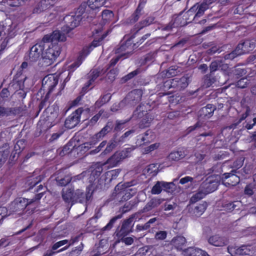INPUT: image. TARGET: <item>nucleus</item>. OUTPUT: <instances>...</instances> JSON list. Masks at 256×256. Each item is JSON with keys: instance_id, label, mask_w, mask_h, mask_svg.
Returning a JSON list of instances; mask_svg holds the SVG:
<instances>
[{"instance_id": "nucleus-12", "label": "nucleus", "mask_w": 256, "mask_h": 256, "mask_svg": "<svg viewBox=\"0 0 256 256\" xmlns=\"http://www.w3.org/2000/svg\"><path fill=\"white\" fill-rule=\"evenodd\" d=\"M94 191L92 184H90L86 187V192L81 190L77 189L75 191L74 204L80 202L87 204L92 199Z\"/></svg>"}, {"instance_id": "nucleus-55", "label": "nucleus", "mask_w": 256, "mask_h": 256, "mask_svg": "<svg viewBox=\"0 0 256 256\" xmlns=\"http://www.w3.org/2000/svg\"><path fill=\"white\" fill-rule=\"evenodd\" d=\"M140 72V68H136L134 70L128 73V74L126 75L122 78V80L124 82H126L127 81L131 80L135 76H137Z\"/></svg>"}, {"instance_id": "nucleus-5", "label": "nucleus", "mask_w": 256, "mask_h": 256, "mask_svg": "<svg viewBox=\"0 0 256 256\" xmlns=\"http://www.w3.org/2000/svg\"><path fill=\"white\" fill-rule=\"evenodd\" d=\"M26 209V212L30 210L28 213H34L36 210V206L32 207L29 204V199L24 198H18L11 202L10 205V210L12 212H14L18 214H22L24 211Z\"/></svg>"}, {"instance_id": "nucleus-37", "label": "nucleus", "mask_w": 256, "mask_h": 256, "mask_svg": "<svg viewBox=\"0 0 256 256\" xmlns=\"http://www.w3.org/2000/svg\"><path fill=\"white\" fill-rule=\"evenodd\" d=\"M100 71L98 69L92 70L88 76L89 79L85 85L86 88H88L96 80V79L100 76Z\"/></svg>"}, {"instance_id": "nucleus-22", "label": "nucleus", "mask_w": 256, "mask_h": 256, "mask_svg": "<svg viewBox=\"0 0 256 256\" xmlns=\"http://www.w3.org/2000/svg\"><path fill=\"white\" fill-rule=\"evenodd\" d=\"M155 138L154 133L152 130H148L144 134L138 136L136 143L139 146L144 145L151 142Z\"/></svg>"}, {"instance_id": "nucleus-39", "label": "nucleus", "mask_w": 256, "mask_h": 256, "mask_svg": "<svg viewBox=\"0 0 256 256\" xmlns=\"http://www.w3.org/2000/svg\"><path fill=\"white\" fill-rule=\"evenodd\" d=\"M161 203L160 199L153 198L148 202L144 208L142 213L144 212H148L154 208L158 207Z\"/></svg>"}, {"instance_id": "nucleus-38", "label": "nucleus", "mask_w": 256, "mask_h": 256, "mask_svg": "<svg viewBox=\"0 0 256 256\" xmlns=\"http://www.w3.org/2000/svg\"><path fill=\"white\" fill-rule=\"evenodd\" d=\"M186 156V154L184 151L182 150H176L172 152L168 156V159L170 161L178 162Z\"/></svg>"}, {"instance_id": "nucleus-3", "label": "nucleus", "mask_w": 256, "mask_h": 256, "mask_svg": "<svg viewBox=\"0 0 256 256\" xmlns=\"http://www.w3.org/2000/svg\"><path fill=\"white\" fill-rule=\"evenodd\" d=\"M136 36V34L132 32L130 34L125 35L124 37V40H125L120 42V46L116 49L115 53L127 58L135 50L134 46L136 44H134L133 39Z\"/></svg>"}, {"instance_id": "nucleus-51", "label": "nucleus", "mask_w": 256, "mask_h": 256, "mask_svg": "<svg viewBox=\"0 0 256 256\" xmlns=\"http://www.w3.org/2000/svg\"><path fill=\"white\" fill-rule=\"evenodd\" d=\"M46 193V190H44L42 192H38L32 198L29 199V204L31 205L32 207L35 206L36 207L35 202H38L42 198Z\"/></svg>"}, {"instance_id": "nucleus-7", "label": "nucleus", "mask_w": 256, "mask_h": 256, "mask_svg": "<svg viewBox=\"0 0 256 256\" xmlns=\"http://www.w3.org/2000/svg\"><path fill=\"white\" fill-rule=\"evenodd\" d=\"M189 78L188 76H183L180 78H175L170 79L164 82L162 87L165 90L173 88L172 92L181 90L186 88L188 85Z\"/></svg>"}, {"instance_id": "nucleus-32", "label": "nucleus", "mask_w": 256, "mask_h": 256, "mask_svg": "<svg viewBox=\"0 0 256 256\" xmlns=\"http://www.w3.org/2000/svg\"><path fill=\"white\" fill-rule=\"evenodd\" d=\"M103 168L102 166H98L92 171L89 178V182L91 184H96L99 182V176H100Z\"/></svg>"}, {"instance_id": "nucleus-35", "label": "nucleus", "mask_w": 256, "mask_h": 256, "mask_svg": "<svg viewBox=\"0 0 256 256\" xmlns=\"http://www.w3.org/2000/svg\"><path fill=\"white\" fill-rule=\"evenodd\" d=\"M240 206V201L226 202L222 204L224 210L228 212H231L234 210H239Z\"/></svg>"}, {"instance_id": "nucleus-27", "label": "nucleus", "mask_w": 256, "mask_h": 256, "mask_svg": "<svg viewBox=\"0 0 256 256\" xmlns=\"http://www.w3.org/2000/svg\"><path fill=\"white\" fill-rule=\"evenodd\" d=\"M62 196L66 203L70 204L71 206L74 204L75 191L74 188H64L62 190Z\"/></svg>"}, {"instance_id": "nucleus-41", "label": "nucleus", "mask_w": 256, "mask_h": 256, "mask_svg": "<svg viewBox=\"0 0 256 256\" xmlns=\"http://www.w3.org/2000/svg\"><path fill=\"white\" fill-rule=\"evenodd\" d=\"M106 1L107 0H88V6L92 10L98 9L103 6Z\"/></svg>"}, {"instance_id": "nucleus-46", "label": "nucleus", "mask_w": 256, "mask_h": 256, "mask_svg": "<svg viewBox=\"0 0 256 256\" xmlns=\"http://www.w3.org/2000/svg\"><path fill=\"white\" fill-rule=\"evenodd\" d=\"M216 80V76H214V74L210 73L204 76V85L208 88L212 86Z\"/></svg>"}, {"instance_id": "nucleus-43", "label": "nucleus", "mask_w": 256, "mask_h": 256, "mask_svg": "<svg viewBox=\"0 0 256 256\" xmlns=\"http://www.w3.org/2000/svg\"><path fill=\"white\" fill-rule=\"evenodd\" d=\"M72 180V177L69 174L65 175L63 178H60V176H58L56 178L58 184L62 186H66Z\"/></svg>"}, {"instance_id": "nucleus-30", "label": "nucleus", "mask_w": 256, "mask_h": 256, "mask_svg": "<svg viewBox=\"0 0 256 256\" xmlns=\"http://www.w3.org/2000/svg\"><path fill=\"white\" fill-rule=\"evenodd\" d=\"M182 254L184 256H209L206 252L194 247L185 249L183 250Z\"/></svg>"}, {"instance_id": "nucleus-47", "label": "nucleus", "mask_w": 256, "mask_h": 256, "mask_svg": "<svg viewBox=\"0 0 256 256\" xmlns=\"http://www.w3.org/2000/svg\"><path fill=\"white\" fill-rule=\"evenodd\" d=\"M24 142L22 140H18L16 142V144L14 147V150L12 152L11 155L10 156V159L11 160H14V158L16 157V154H18L24 148V146H23L22 147L20 146V145H22Z\"/></svg>"}, {"instance_id": "nucleus-2", "label": "nucleus", "mask_w": 256, "mask_h": 256, "mask_svg": "<svg viewBox=\"0 0 256 256\" xmlns=\"http://www.w3.org/2000/svg\"><path fill=\"white\" fill-rule=\"evenodd\" d=\"M43 52L42 60L47 66L52 64L61 53L62 48L58 42H51L46 44V48Z\"/></svg>"}, {"instance_id": "nucleus-14", "label": "nucleus", "mask_w": 256, "mask_h": 256, "mask_svg": "<svg viewBox=\"0 0 256 256\" xmlns=\"http://www.w3.org/2000/svg\"><path fill=\"white\" fill-rule=\"evenodd\" d=\"M58 82V76L50 74L44 76L42 80V87L44 90H48L46 97H47L54 90Z\"/></svg>"}, {"instance_id": "nucleus-25", "label": "nucleus", "mask_w": 256, "mask_h": 256, "mask_svg": "<svg viewBox=\"0 0 256 256\" xmlns=\"http://www.w3.org/2000/svg\"><path fill=\"white\" fill-rule=\"evenodd\" d=\"M218 186V182L212 180L209 178H208L201 184L200 188L204 190L207 194L216 190Z\"/></svg>"}, {"instance_id": "nucleus-19", "label": "nucleus", "mask_w": 256, "mask_h": 256, "mask_svg": "<svg viewBox=\"0 0 256 256\" xmlns=\"http://www.w3.org/2000/svg\"><path fill=\"white\" fill-rule=\"evenodd\" d=\"M114 127L112 121H108L106 126L98 132L94 134L91 138V142L96 144L101 140L104 136L112 131Z\"/></svg>"}, {"instance_id": "nucleus-18", "label": "nucleus", "mask_w": 256, "mask_h": 256, "mask_svg": "<svg viewBox=\"0 0 256 256\" xmlns=\"http://www.w3.org/2000/svg\"><path fill=\"white\" fill-rule=\"evenodd\" d=\"M46 44L51 42H64L66 40V37L59 30H55L50 34H45L42 38Z\"/></svg>"}, {"instance_id": "nucleus-1", "label": "nucleus", "mask_w": 256, "mask_h": 256, "mask_svg": "<svg viewBox=\"0 0 256 256\" xmlns=\"http://www.w3.org/2000/svg\"><path fill=\"white\" fill-rule=\"evenodd\" d=\"M136 148V146H132L129 148H124L122 150L116 152L103 164V165H108L107 166L108 168L116 166L124 160L130 157L132 152Z\"/></svg>"}, {"instance_id": "nucleus-29", "label": "nucleus", "mask_w": 256, "mask_h": 256, "mask_svg": "<svg viewBox=\"0 0 256 256\" xmlns=\"http://www.w3.org/2000/svg\"><path fill=\"white\" fill-rule=\"evenodd\" d=\"M186 243V238L182 236H176L170 241V244L178 250H183Z\"/></svg>"}, {"instance_id": "nucleus-63", "label": "nucleus", "mask_w": 256, "mask_h": 256, "mask_svg": "<svg viewBox=\"0 0 256 256\" xmlns=\"http://www.w3.org/2000/svg\"><path fill=\"white\" fill-rule=\"evenodd\" d=\"M116 146V144L114 141H110L107 144L106 149L102 152L104 154L110 153Z\"/></svg>"}, {"instance_id": "nucleus-20", "label": "nucleus", "mask_w": 256, "mask_h": 256, "mask_svg": "<svg viewBox=\"0 0 256 256\" xmlns=\"http://www.w3.org/2000/svg\"><path fill=\"white\" fill-rule=\"evenodd\" d=\"M207 207V203L203 202L202 203L190 206L188 208V212L192 217L198 218L204 213Z\"/></svg>"}, {"instance_id": "nucleus-26", "label": "nucleus", "mask_w": 256, "mask_h": 256, "mask_svg": "<svg viewBox=\"0 0 256 256\" xmlns=\"http://www.w3.org/2000/svg\"><path fill=\"white\" fill-rule=\"evenodd\" d=\"M154 20L155 18L154 16H150L146 18L144 20L140 21L138 23L135 24L133 28L131 30L132 32L136 34L142 28L153 24Z\"/></svg>"}, {"instance_id": "nucleus-34", "label": "nucleus", "mask_w": 256, "mask_h": 256, "mask_svg": "<svg viewBox=\"0 0 256 256\" xmlns=\"http://www.w3.org/2000/svg\"><path fill=\"white\" fill-rule=\"evenodd\" d=\"M216 110V106L212 104H208L204 107L201 108L200 111L201 116L206 118H210L214 114V111Z\"/></svg>"}, {"instance_id": "nucleus-24", "label": "nucleus", "mask_w": 256, "mask_h": 256, "mask_svg": "<svg viewBox=\"0 0 256 256\" xmlns=\"http://www.w3.org/2000/svg\"><path fill=\"white\" fill-rule=\"evenodd\" d=\"M58 0H41L33 10V13L40 14L52 7Z\"/></svg>"}, {"instance_id": "nucleus-52", "label": "nucleus", "mask_w": 256, "mask_h": 256, "mask_svg": "<svg viewBox=\"0 0 256 256\" xmlns=\"http://www.w3.org/2000/svg\"><path fill=\"white\" fill-rule=\"evenodd\" d=\"M222 65V60H216L212 61L210 66V73L213 74L218 68Z\"/></svg>"}, {"instance_id": "nucleus-31", "label": "nucleus", "mask_w": 256, "mask_h": 256, "mask_svg": "<svg viewBox=\"0 0 256 256\" xmlns=\"http://www.w3.org/2000/svg\"><path fill=\"white\" fill-rule=\"evenodd\" d=\"M209 244L216 246H222L227 244V240L218 234L211 236L208 240Z\"/></svg>"}, {"instance_id": "nucleus-9", "label": "nucleus", "mask_w": 256, "mask_h": 256, "mask_svg": "<svg viewBox=\"0 0 256 256\" xmlns=\"http://www.w3.org/2000/svg\"><path fill=\"white\" fill-rule=\"evenodd\" d=\"M194 8V6H192L182 16H177L174 19V24H175L176 26H183L193 21L195 23L198 22V18L196 16H195Z\"/></svg>"}, {"instance_id": "nucleus-17", "label": "nucleus", "mask_w": 256, "mask_h": 256, "mask_svg": "<svg viewBox=\"0 0 256 256\" xmlns=\"http://www.w3.org/2000/svg\"><path fill=\"white\" fill-rule=\"evenodd\" d=\"M64 112V109L62 112H59V106L56 102L52 106H48L44 111V113L46 115V120L51 122H56V120L58 116L60 119L63 117L62 114Z\"/></svg>"}, {"instance_id": "nucleus-33", "label": "nucleus", "mask_w": 256, "mask_h": 256, "mask_svg": "<svg viewBox=\"0 0 256 256\" xmlns=\"http://www.w3.org/2000/svg\"><path fill=\"white\" fill-rule=\"evenodd\" d=\"M192 6L195 7L194 10L195 12V16H196L198 19L202 16L205 11L209 8L208 4L205 2H203L200 4L196 3Z\"/></svg>"}, {"instance_id": "nucleus-57", "label": "nucleus", "mask_w": 256, "mask_h": 256, "mask_svg": "<svg viewBox=\"0 0 256 256\" xmlns=\"http://www.w3.org/2000/svg\"><path fill=\"white\" fill-rule=\"evenodd\" d=\"M162 190V182H157L156 184L152 186V193L154 194H160Z\"/></svg>"}, {"instance_id": "nucleus-10", "label": "nucleus", "mask_w": 256, "mask_h": 256, "mask_svg": "<svg viewBox=\"0 0 256 256\" xmlns=\"http://www.w3.org/2000/svg\"><path fill=\"white\" fill-rule=\"evenodd\" d=\"M137 202L136 200H130L126 202L120 208L119 212H120V214L113 217L108 222V223L103 228L104 230H110L114 226V224L116 222L117 220L120 219L122 217L124 214H126L132 210L137 205Z\"/></svg>"}, {"instance_id": "nucleus-40", "label": "nucleus", "mask_w": 256, "mask_h": 256, "mask_svg": "<svg viewBox=\"0 0 256 256\" xmlns=\"http://www.w3.org/2000/svg\"><path fill=\"white\" fill-rule=\"evenodd\" d=\"M24 88V82L22 80H13L8 86V88L16 92L23 90Z\"/></svg>"}, {"instance_id": "nucleus-59", "label": "nucleus", "mask_w": 256, "mask_h": 256, "mask_svg": "<svg viewBox=\"0 0 256 256\" xmlns=\"http://www.w3.org/2000/svg\"><path fill=\"white\" fill-rule=\"evenodd\" d=\"M238 175L241 176L242 178H246L252 173V169L246 166H244Z\"/></svg>"}, {"instance_id": "nucleus-11", "label": "nucleus", "mask_w": 256, "mask_h": 256, "mask_svg": "<svg viewBox=\"0 0 256 256\" xmlns=\"http://www.w3.org/2000/svg\"><path fill=\"white\" fill-rule=\"evenodd\" d=\"M140 106L136 108L132 116V118L139 120V124L140 128L148 127L153 118L147 111L140 110Z\"/></svg>"}, {"instance_id": "nucleus-6", "label": "nucleus", "mask_w": 256, "mask_h": 256, "mask_svg": "<svg viewBox=\"0 0 256 256\" xmlns=\"http://www.w3.org/2000/svg\"><path fill=\"white\" fill-rule=\"evenodd\" d=\"M128 183L118 184L114 188L115 198L119 202H126L136 192L135 188H130Z\"/></svg>"}, {"instance_id": "nucleus-61", "label": "nucleus", "mask_w": 256, "mask_h": 256, "mask_svg": "<svg viewBox=\"0 0 256 256\" xmlns=\"http://www.w3.org/2000/svg\"><path fill=\"white\" fill-rule=\"evenodd\" d=\"M168 232L165 230H160L157 232L155 235L154 238L158 240H162L166 238Z\"/></svg>"}, {"instance_id": "nucleus-16", "label": "nucleus", "mask_w": 256, "mask_h": 256, "mask_svg": "<svg viewBox=\"0 0 256 256\" xmlns=\"http://www.w3.org/2000/svg\"><path fill=\"white\" fill-rule=\"evenodd\" d=\"M83 111V108H80L72 113L65 120V127L68 129H72L76 126L80 122V116Z\"/></svg>"}, {"instance_id": "nucleus-53", "label": "nucleus", "mask_w": 256, "mask_h": 256, "mask_svg": "<svg viewBox=\"0 0 256 256\" xmlns=\"http://www.w3.org/2000/svg\"><path fill=\"white\" fill-rule=\"evenodd\" d=\"M104 112V110H100L98 114L93 116L88 121V125L90 126H93L96 124L98 120L100 118V116Z\"/></svg>"}, {"instance_id": "nucleus-54", "label": "nucleus", "mask_w": 256, "mask_h": 256, "mask_svg": "<svg viewBox=\"0 0 256 256\" xmlns=\"http://www.w3.org/2000/svg\"><path fill=\"white\" fill-rule=\"evenodd\" d=\"M81 100V98L80 96H78L76 99L72 100L71 103L68 106H66L64 108V112H63L62 114V116H64L67 112L72 108L77 106L80 101Z\"/></svg>"}, {"instance_id": "nucleus-56", "label": "nucleus", "mask_w": 256, "mask_h": 256, "mask_svg": "<svg viewBox=\"0 0 256 256\" xmlns=\"http://www.w3.org/2000/svg\"><path fill=\"white\" fill-rule=\"evenodd\" d=\"M162 188L164 190L170 192H173L174 186V184L173 182H162Z\"/></svg>"}, {"instance_id": "nucleus-64", "label": "nucleus", "mask_w": 256, "mask_h": 256, "mask_svg": "<svg viewBox=\"0 0 256 256\" xmlns=\"http://www.w3.org/2000/svg\"><path fill=\"white\" fill-rule=\"evenodd\" d=\"M8 110L10 116L18 115L22 111V109L20 107L8 108Z\"/></svg>"}, {"instance_id": "nucleus-8", "label": "nucleus", "mask_w": 256, "mask_h": 256, "mask_svg": "<svg viewBox=\"0 0 256 256\" xmlns=\"http://www.w3.org/2000/svg\"><path fill=\"white\" fill-rule=\"evenodd\" d=\"M46 48V43L42 39L36 42L30 48L28 58L25 57L26 60L30 62H36L40 58H42L43 52Z\"/></svg>"}, {"instance_id": "nucleus-49", "label": "nucleus", "mask_w": 256, "mask_h": 256, "mask_svg": "<svg viewBox=\"0 0 256 256\" xmlns=\"http://www.w3.org/2000/svg\"><path fill=\"white\" fill-rule=\"evenodd\" d=\"M132 118L130 116L129 118L124 120H116V125L114 128V131L118 132L122 130L126 127V124L128 123Z\"/></svg>"}, {"instance_id": "nucleus-36", "label": "nucleus", "mask_w": 256, "mask_h": 256, "mask_svg": "<svg viewBox=\"0 0 256 256\" xmlns=\"http://www.w3.org/2000/svg\"><path fill=\"white\" fill-rule=\"evenodd\" d=\"M82 18L80 16V14L78 15H69L65 17L64 20L66 22H67V20H70V22H68L70 24V26L72 28H74L76 26H78L80 24V21L82 20Z\"/></svg>"}, {"instance_id": "nucleus-50", "label": "nucleus", "mask_w": 256, "mask_h": 256, "mask_svg": "<svg viewBox=\"0 0 256 256\" xmlns=\"http://www.w3.org/2000/svg\"><path fill=\"white\" fill-rule=\"evenodd\" d=\"M111 98L112 96L109 93L104 94L96 101V104L98 106H101L108 102L111 99Z\"/></svg>"}, {"instance_id": "nucleus-45", "label": "nucleus", "mask_w": 256, "mask_h": 256, "mask_svg": "<svg viewBox=\"0 0 256 256\" xmlns=\"http://www.w3.org/2000/svg\"><path fill=\"white\" fill-rule=\"evenodd\" d=\"M245 160V157L244 156H240L236 158L233 162L232 164V170H236L240 168L244 164Z\"/></svg>"}, {"instance_id": "nucleus-23", "label": "nucleus", "mask_w": 256, "mask_h": 256, "mask_svg": "<svg viewBox=\"0 0 256 256\" xmlns=\"http://www.w3.org/2000/svg\"><path fill=\"white\" fill-rule=\"evenodd\" d=\"M82 53H81L78 59L68 67V74L66 78L64 80L63 83L61 86V88L63 90L65 87L66 84L70 80L73 72L78 68L82 64Z\"/></svg>"}, {"instance_id": "nucleus-48", "label": "nucleus", "mask_w": 256, "mask_h": 256, "mask_svg": "<svg viewBox=\"0 0 256 256\" xmlns=\"http://www.w3.org/2000/svg\"><path fill=\"white\" fill-rule=\"evenodd\" d=\"M252 47L250 46V41L246 40L242 43L239 44L237 46V48L240 49L242 52L241 53H246L250 50H252Z\"/></svg>"}, {"instance_id": "nucleus-44", "label": "nucleus", "mask_w": 256, "mask_h": 256, "mask_svg": "<svg viewBox=\"0 0 256 256\" xmlns=\"http://www.w3.org/2000/svg\"><path fill=\"white\" fill-rule=\"evenodd\" d=\"M114 14L112 11L109 10H104L102 14V22L104 24L109 22L114 18Z\"/></svg>"}, {"instance_id": "nucleus-4", "label": "nucleus", "mask_w": 256, "mask_h": 256, "mask_svg": "<svg viewBox=\"0 0 256 256\" xmlns=\"http://www.w3.org/2000/svg\"><path fill=\"white\" fill-rule=\"evenodd\" d=\"M142 212H138L130 215L129 218L123 221L120 230H117L116 235L120 238L125 236L132 232L134 223L142 218Z\"/></svg>"}, {"instance_id": "nucleus-28", "label": "nucleus", "mask_w": 256, "mask_h": 256, "mask_svg": "<svg viewBox=\"0 0 256 256\" xmlns=\"http://www.w3.org/2000/svg\"><path fill=\"white\" fill-rule=\"evenodd\" d=\"M121 170V169L118 168L106 172L104 174V185L110 184L112 181L116 180Z\"/></svg>"}, {"instance_id": "nucleus-13", "label": "nucleus", "mask_w": 256, "mask_h": 256, "mask_svg": "<svg viewBox=\"0 0 256 256\" xmlns=\"http://www.w3.org/2000/svg\"><path fill=\"white\" fill-rule=\"evenodd\" d=\"M239 171L232 170L230 172L224 173L222 176V183L228 187L236 186L240 182Z\"/></svg>"}, {"instance_id": "nucleus-42", "label": "nucleus", "mask_w": 256, "mask_h": 256, "mask_svg": "<svg viewBox=\"0 0 256 256\" xmlns=\"http://www.w3.org/2000/svg\"><path fill=\"white\" fill-rule=\"evenodd\" d=\"M198 192L192 195L190 200V204H194L198 200L202 199L206 195V192L202 189H200Z\"/></svg>"}, {"instance_id": "nucleus-21", "label": "nucleus", "mask_w": 256, "mask_h": 256, "mask_svg": "<svg viewBox=\"0 0 256 256\" xmlns=\"http://www.w3.org/2000/svg\"><path fill=\"white\" fill-rule=\"evenodd\" d=\"M142 92L140 90L135 89L130 92L125 98V100L131 105L134 106L142 100Z\"/></svg>"}, {"instance_id": "nucleus-62", "label": "nucleus", "mask_w": 256, "mask_h": 256, "mask_svg": "<svg viewBox=\"0 0 256 256\" xmlns=\"http://www.w3.org/2000/svg\"><path fill=\"white\" fill-rule=\"evenodd\" d=\"M248 84V80L246 78H242L236 82V86L238 88H246Z\"/></svg>"}, {"instance_id": "nucleus-60", "label": "nucleus", "mask_w": 256, "mask_h": 256, "mask_svg": "<svg viewBox=\"0 0 256 256\" xmlns=\"http://www.w3.org/2000/svg\"><path fill=\"white\" fill-rule=\"evenodd\" d=\"M88 6V2H84L82 3L78 8L75 14L78 15L80 14V16L82 17V14H84L85 12L86 8Z\"/></svg>"}, {"instance_id": "nucleus-15", "label": "nucleus", "mask_w": 256, "mask_h": 256, "mask_svg": "<svg viewBox=\"0 0 256 256\" xmlns=\"http://www.w3.org/2000/svg\"><path fill=\"white\" fill-rule=\"evenodd\" d=\"M228 251L232 256H250L252 254V246L250 245H242L239 247L236 246H229L228 247Z\"/></svg>"}, {"instance_id": "nucleus-58", "label": "nucleus", "mask_w": 256, "mask_h": 256, "mask_svg": "<svg viewBox=\"0 0 256 256\" xmlns=\"http://www.w3.org/2000/svg\"><path fill=\"white\" fill-rule=\"evenodd\" d=\"M118 70L117 68H112L110 70L107 74L108 79L110 82H112L116 79L118 74Z\"/></svg>"}]
</instances>
